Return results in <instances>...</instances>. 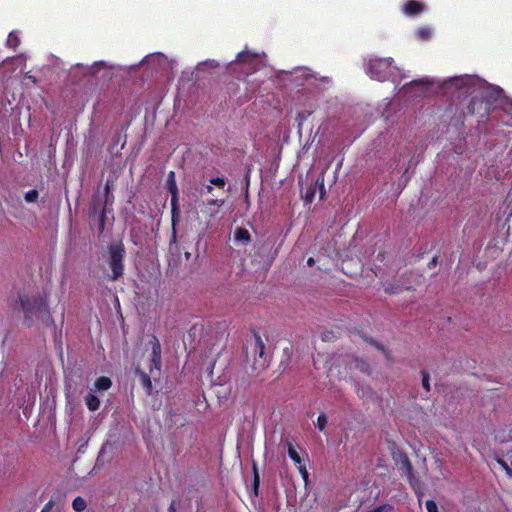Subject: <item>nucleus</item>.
<instances>
[{
  "mask_svg": "<svg viewBox=\"0 0 512 512\" xmlns=\"http://www.w3.org/2000/svg\"><path fill=\"white\" fill-rule=\"evenodd\" d=\"M108 252V264L112 271L110 279L116 281L124 274V258L126 255L124 244L122 242L112 243L108 247Z\"/></svg>",
  "mask_w": 512,
  "mask_h": 512,
  "instance_id": "39448f33",
  "label": "nucleus"
},
{
  "mask_svg": "<svg viewBox=\"0 0 512 512\" xmlns=\"http://www.w3.org/2000/svg\"><path fill=\"white\" fill-rule=\"evenodd\" d=\"M416 36L420 40H429L431 37V30L429 28H420L416 31Z\"/></svg>",
  "mask_w": 512,
  "mask_h": 512,
  "instance_id": "5701e85b",
  "label": "nucleus"
},
{
  "mask_svg": "<svg viewBox=\"0 0 512 512\" xmlns=\"http://www.w3.org/2000/svg\"><path fill=\"white\" fill-rule=\"evenodd\" d=\"M186 258L188 259L190 257V254L188 252L185 253Z\"/></svg>",
  "mask_w": 512,
  "mask_h": 512,
  "instance_id": "de8ad7c7",
  "label": "nucleus"
},
{
  "mask_svg": "<svg viewBox=\"0 0 512 512\" xmlns=\"http://www.w3.org/2000/svg\"><path fill=\"white\" fill-rule=\"evenodd\" d=\"M393 62L391 57L370 58L365 64V71L372 79L386 81L395 76L397 68L393 66Z\"/></svg>",
  "mask_w": 512,
  "mask_h": 512,
  "instance_id": "20e7f679",
  "label": "nucleus"
},
{
  "mask_svg": "<svg viewBox=\"0 0 512 512\" xmlns=\"http://www.w3.org/2000/svg\"><path fill=\"white\" fill-rule=\"evenodd\" d=\"M426 509L428 512H439L437 504L433 500L426 501Z\"/></svg>",
  "mask_w": 512,
  "mask_h": 512,
  "instance_id": "c85d7f7f",
  "label": "nucleus"
},
{
  "mask_svg": "<svg viewBox=\"0 0 512 512\" xmlns=\"http://www.w3.org/2000/svg\"><path fill=\"white\" fill-rule=\"evenodd\" d=\"M374 346H376L379 350H384L383 345L379 344L378 342H372Z\"/></svg>",
  "mask_w": 512,
  "mask_h": 512,
  "instance_id": "79ce46f5",
  "label": "nucleus"
},
{
  "mask_svg": "<svg viewBox=\"0 0 512 512\" xmlns=\"http://www.w3.org/2000/svg\"><path fill=\"white\" fill-rule=\"evenodd\" d=\"M265 343L256 331L252 332V336L247 340L244 347L245 363L256 371L265 370L270 362L268 354L265 352Z\"/></svg>",
  "mask_w": 512,
  "mask_h": 512,
  "instance_id": "7ed1b4c3",
  "label": "nucleus"
},
{
  "mask_svg": "<svg viewBox=\"0 0 512 512\" xmlns=\"http://www.w3.org/2000/svg\"><path fill=\"white\" fill-rule=\"evenodd\" d=\"M316 191H317V183H313L309 187H307V189L303 195V200L305 201V203L310 204L313 202L315 195H316Z\"/></svg>",
  "mask_w": 512,
  "mask_h": 512,
  "instance_id": "dca6fc26",
  "label": "nucleus"
},
{
  "mask_svg": "<svg viewBox=\"0 0 512 512\" xmlns=\"http://www.w3.org/2000/svg\"><path fill=\"white\" fill-rule=\"evenodd\" d=\"M39 197V192L36 189H31L27 191L24 195V199L28 203L36 202Z\"/></svg>",
  "mask_w": 512,
  "mask_h": 512,
  "instance_id": "412c9836",
  "label": "nucleus"
},
{
  "mask_svg": "<svg viewBox=\"0 0 512 512\" xmlns=\"http://www.w3.org/2000/svg\"><path fill=\"white\" fill-rule=\"evenodd\" d=\"M30 81L36 82L35 78H30Z\"/></svg>",
  "mask_w": 512,
  "mask_h": 512,
  "instance_id": "8fccbe9b",
  "label": "nucleus"
},
{
  "mask_svg": "<svg viewBox=\"0 0 512 512\" xmlns=\"http://www.w3.org/2000/svg\"><path fill=\"white\" fill-rule=\"evenodd\" d=\"M422 374V386L424 389L429 392L430 391V376L429 373L425 370L421 371Z\"/></svg>",
  "mask_w": 512,
  "mask_h": 512,
  "instance_id": "393cba45",
  "label": "nucleus"
},
{
  "mask_svg": "<svg viewBox=\"0 0 512 512\" xmlns=\"http://www.w3.org/2000/svg\"><path fill=\"white\" fill-rule=\"evenodd\" d=\"M356 393H357L360 397L364 398V397L368 396V393H372V391H370V389H369V388H364V387H362V386H360V385L358 384V385L356 386Z\"/></svg>",
  "mask_w": 512,
  "mask_h": 512,
  "instance_id": "cd10ccee",
  "label": "nucleus"
},
{
  "mask_svg": "<svg viewBox=\"0 0 512 512\" xmlns=\"http://www.w3.org/2000/svg\"><path fill=\"white\" fill-rule=\"evenodd\" d=\"M6 45L12 49H16L20 45V38L15 32H10L7 40Z\"/></svg>",
  "mask_w": 512,
  "mask_h": 512,
  "instance_id": "a211bd4d",
  "label": "nucleus"
},
{
  "mask_svg": "<svg viewBox=\"0 0 512 512\" xmlns=\"http://www.w3.org/2000/svg\"><path fill=\"white\" fill-rule=\"evenodd\" d=\"M351 365H353V368L359 370L361 373L369 375L372 372L370 363L365 359L354 358Z\"/></svg>",
  "mask_w": 512,
  "mask_h": 512,
  "instance_id": "9b49d317",
  "label": "nucleus"
},
{
  "mask_svg": "<svg viewBox=\"0 0 512 512\" xmlns=\"http://www.w3.org/2000/svg\"><path fill=\"white\" fill-rule=\"evenodd\" d=\"M267 413H270L271 416H274L276 412H275L274 409L272 411H270V408L265 410L264 407L262 406L261 408L256 407V410L253 412V415H255V414H267Z\"/></svg>",
  "mask_w": 512,
  "mask_h": 512,
  "instance_id": "c756f323",
  "label": "nucleus"
},
{
  "mask_svg": "<svg viewBox=\"0 0 512 512\" xmlns=\"http://www.w3.org/2000/svg\"><path fill=\"white\" fill-rule=\"evenodd\" d=\"M210 184L219 188H224L226 181L224 177H215L210 180Z\"/></svg>",
  "mask_w": 512,
  "mask_h": 512,
  "instance_id": "a878e982",
  "label": "nucleus"
},
{
  "mask_svg": "<svg viewBox=\"0 0 512 512\" xmlns=\"http://www.w3.org/2000/svg\"><path fill=\"white\" fill-rule=\"evenodd\" d=\"M209 204H211V205H215V204H217V200H211V201L209 202Z\"/></svg>",
  "mask_w": 512,
  "mask_h": 512,
  "instance_id": "a18cd8bd",
  "label": "nucleus"
},
{
  "mask_svg": "<svg viewBox=\"0 0 512 512\" xmlns=\"http://www.w3.org/2000/svg\"><path fill=\"white\" fill-rule=\"evenodd\" d=\"M437 264H438V257L434 256L432 258V260L428 263V268L432 269V268L436 267Z\"/></svg>",
  "mask_w": 512,
  "mask_h": 512,
  "instance_id": "473e14b6",
  "label": "nucleus"
},
{
  "mask_svg": "<svg viewBox=\"0 0 512 512\" xmlns=\"http://www.w3.org/2000/svg\"><path fill=\"white\" fill-rule=\"evenodd\" d=\"M167 189L171 194V221H172V241H176V223L180 217L179 192L176 184L175 173L170 171L167 177Z\"/></svg>",
  "mask_w": 512,
  "mask_h": 512,
  "instance_id": "423d86ee",
  "label": "nucleus"
},
{
  "mask_svg": "<svg viewBox=\"0 0 512 512\" xmlns=\"http://www.w3.org/2000/svg\"><path fill=\"white\" fill-rule=\"evenodd\" d=\"M295 74H299V77H302V78H307L308 77V72L304 69H298L295 71Z\"/></svg>",
  "mask_w": 512,
  "mask_h": 512,
  "instance_id": "72a5a7b5",
  "label": "nucleus"
},
{
  "mask_svg": "<svg viewBox=\"0 0 512 512\" xmlns=\"http://www.w3.org/2000/svg\"><path fill=\"white\" fill-rule=\"evenodd\" d=\"M314 264H315V260H314V258L310 257V258H308V259H307V265H308V266H310V267H311V266H313Z\"/></svg>",
  "mask_w": 512,
  "mask_h": 512,
  "instance_id": "58836bf2",
  "label": "nucleus"
},
{
  "mask_svg": "<svg viewBox=\"0 0 512 512\" xmlns=\"http://www.w3.org/2000/svg\"><path fill=\"white\" fill-rule=\"evenodd\" d=\"M169 512H176L175 502L174 501H172V503L169 506Z\"/></svg>",
  "mask_w": 512,
  "mask_h": 512,
  "instance_id": "a19ab883",
  "label": "nucleus"
},
{
  "mask_svg": "<svg viewBox=\"0 0 512 512\" xmlns=\"http://www.w3.org/2000/svg\"><path fill=\"white\" fill-rule=\"evenodd\" d=\"M151 343V366H150V373L153 375L154 371L156 370L158 373L161 370V364H162V357H161V345L159 340L156 336L152 337Z\"/></svg>",
  "mask_w": 512,
  "mask_h": 512,
  "instance_id": "0eeeda50",
  "label": "nucleus"
},
{
  "mask_svg": "<svg viewBox=\"0 0 512 512\" xmlns=\"http://www.w3.org/2000/svg\"><path fill=\"white\" fill-rule=\"evenodd\" d=\"M52 507H53V504H52V502L50 501V502H48V503L44 506V508L42 509V511H41V512H50V511H51V509H52Z\"/></svg>",
  "mask_w": 512,
  "mask_h": 512,
  "instance_id": "e433bc0d",
  "label": "nucleus"
},
{
  "mask_svg": "<svg viewBox=\"0 0 512 512\" xmlns=\"http://www.w3.org/2000/svg\"><path fill=\"white\" fill-rule=\"evenodd\" d=\"M424 81L423 80H414L412 82H410L409 85H420V84H423Z\"/></svg>",
  "mask_w": 512,
  "mask_h": 512,
  "instance_id": "ea45409f",
  "label": "nucleus"
},
{
  "mask_svg": "<svg viewBox=\"0 0 512 512\" xmlns=\"http://www.w3.org/2000/svg\"><path fill=\"white\" fill-rule=\"evenodd\" d=\"M30 81L36 82L35 78H30Z\"/></svg>",
  "mask_w": 512,
  "mask_h": 512,
  "instance_id": "09e8293b",
  "label": "nucleus"
},
{
  "mask_svg": "<svg viewBox=\"0 0 512 512\" xmlns=\"http://www.w3.org/2000/svg\"><path fill=\"white\" fill-rule=\"evenodd\" d=\"M310 112L309 111H301L297 114V117H296V121H298V125L301 126L302 125V122L304 120H306L309 116H310Z\"/></svg>",
  "mask_w": 512,
  "mask_h": 512,
  "instance_id": "bb28decb",
  "label": "nucleus"
},
{
  "mask_svg": "<svg viewBox=\"0 0 512 512\" xmlns=\"http://www.w3.org/2000/svg\"><path fill=\"white\" fill-rule=\"evenodd\" d=\"M315 425L322 431L327 425V418H317Z\"/></svg>",
  "mask_w": 512,
  "mask_h": 512,
  "instance_id": "7c9ffc66",
  "label": "nucleus"
},
{
  "mask_svg": "<svg viewBox=\"0 0 512 512\" xmlns=\"http://www.w3.org/2000/svg\"><path fill=\"white\" fill-rule=\"evenodd\" d=\"M206 190H207V192H208V193H211V192L213 191V187H212V185H211V184H210V185H207V186H206Z\"/></svg>",
  "mask_w": 512,
  "mask_h": 512,
  "instance_id": "37998d69",
  "label": "nucleus"
},
{
  "mask_svg": "<svg viewBox=\"0 0 512 512\" xmlns=\"http://www.w3.org/2000/svg\"><path fill=\"white\" fill-rule=\"evenodd\" d=\"M139 374H140V383H141L142 387L146 390V392L148 394H150L152 391V381H151L150 376L142 371H140Z\"/></svg>",
  "mask_w": 512,
  "mask_h": 512,
  "instance_id": "f3484780",
  "label": "nucleus"
},
{
  "mask_svg": "<svg viewBox=\"0 0 512 512\" xmlns=\"http://www.w3.org/2000/svg\"><path fill=\"white\" fill-rule=\"evenodd\" d=\"M85 403L90 411L98 410L100 405L99 398L91 392L85 396Z\"/></svg>",
  "mask_w": 512,
  "mask_h": 512,
  "instance_id": "2eb2a0df",
  "label": "nucleus"
},
{
  "mask_svg": "<svg viewBox=\"0 0 512 512\" xmlns=\"http://www.w3.org/2000/svg\"><path fill=\"white\" fill-rule=\"evenodd\" d=\"M258 55L250 51H241L237 54L235 62L239 64L253 65L257 61Z\"/></svg>",
  "mask_w": 512,
  "mask_h": 512,
  "instance_id": "1a4fd4ad",
  "label": "nucleus"
},
{
  "mask_svg": "<svg viewBox=\"0 0 512 512\" xmlns=\"http://www.w3.org/2000/svg\"><path fill=\"white\" fill-rule=\"evenodd\" d=\"M425 7L424 4L416 1V0H409L402 9L403 14L406 16H416L421 14L424 11Z\"/></svg>",
  "mask_w": 512,
  "mask_h": 512,
  "instance_id": "6e6552de",
  "label": "nucleus"
},
{
  "mask_svg": "<svg viewBox=\"0 0 512 512\" xmlns=\"http://www.w3.org/2000/svg\"><path fill=\"white\" fill-rule=\"evenodd\" d=\"M322 174H324V172H322ZM315 183H317V189L319 188V193H320V199H323L324 196H325V193H326V190H325V185H324V176L321 175V177H319Z\"/></svg>",
  "mask_w": 512,
  "mask_h": 512,
  "instance_id": "b1692460",
  "label": "nucleus"
},
{
  "mask_svg": "<svg viewBox=\"0 0 512 512\" xmlns=\"http://www.w3.org/2000/svg\"><path fill=\"white\" fill-rule=\"evenodd\" d=\"M72 507L76 512H82L86 509L87 504L82 497H76L72 502Z\"/></svg>",
  "mask_w": 512,
  "mask_h": 512,
  "instance_id": "aec40b11",
  "label": "nucleus"
},
{
  "mask_svg": "<svg viewBox=\"0 0 512 512\" xmlns=\"http://www.w3.org/2000/svg\"><path fill=\"white\" fill-rule=\"evenodd\" d=\"M197 405L199 406V408H197L199 412H204L205 409L208 407L205 401H200V403H198Z\"/></svg>",
  "mask_w": 512,
  "mask_h": 512,
  "instance_id": "f704fd0d",
  "label": "nucleus"
},
{
  "mask_svg": "<svg viewBox=\"0 0 512 512\" xmlns=\"http://www.w3.org/2000/svg\"><path fill=\"white\" fill-rule=\"evenodd\" d=\"M285 445L287 447V451H288V455L289 457L296 463V464H300L301 463V458L298 454V452L296 451V449L294 448V445H293V439L290 438V437H287L285 439Z\"/></svg>",
  "mask_w": 512,
  "mask_h": 512,
  "instance_id": "ddd939ff",
  "label": "nucleus"
},
{
  "mask_svg": "<svg viewBox=\"0 0 512 512\" xmlns=\"http://www.w3.org/2000/svg\"><path fill=\"white\" fill-rule=\"evenodd\" d=\"M105 221H106V202L104 203L100 214H99V232L102 233L105 230Z\"/></svg>",
  "mask_w": 512,
  "mask_h": 512,
  "instance_id": "4be33fe9",
  "label": "nucleus"
},
{
  "mask_svg": "<svg viewBox=\"0 0 512 512\" xmlns=\"http://www.w3.org/2000/svg\"><path fill=\"white\" fill-rule=\"evenodd\" d=\"M395 459L398 463L401 464L402 469H404L406 471V473L409 476H411L412 475V465H411V462H410L408 456L403 452H399L396 455Z\"/></svg>",
  "mask_w": 512,
  "mask_h": 512,
  "instance_id": "f8f14e48",
  "label": "nucleus"
},
{
  "mask_svg": "<svg viewBox=\"0 0 512 512\" xmlns=\"http://www.w3.org/2000/svg\"><path fill=\"white\" fill-rule=\"evenodd\" d=\"M299 470H300L301 474L303 475L304 479H306L308 477V472H307L306 468L300 466Z\"/></svg>",
  "mask_w": 512,
  "mask_h": 512,
  "instance_id": "4c0bfd02",
  "label": "nucleus"
},
{
  "mask_svg": "<svg viewBox=\"0 0 512 512\" xmlns=\"http://www.w3.org/2000/svg\"><path fill=\"white\" fill-rule=\"evenodd\" d=\"M111 385V379L106 376L98 377L94 382V387L97 391H106L111 387Z\"/></svg>",
  "mask_w": 512,
  "mask_h": 512,
  "instance_id": "4468645a",
  "label": "nucleus"
},
{
  "mask_svg": "<svg viewBox=\"0 0 512 512\" xmlns=\"http://www.w3.org/2000/svg\"><path fill=\"white\" fill-rule=\"evenodd\" d=\"M498 463L503 467L506 473L512 477V469L508 466V464L503 460H498Z\"/></svg>",
  "mask_w": 512,
  "mask_h": 512,
  "instance_id": "2f4dec72",
  "label": "nucleus"
},
{
  "mask_svg": "<svg viewBox=\"0 0 512 512\" xmlns=\"http://www.w3.org/2000/svg\"><path fill=\"white\" fill-rule=\"evenodd\" d=\"M9 307L14 312L23 313V325L25 327H32L35 320H41L49 327L55 326L46 297L28 295L25 293L19 294L17 298L11 300Z\"/></svg>",
  "mask_w": 512,
  "mask_h": 512,
  "instance_id": "f257e3e1",
  "label": "nucleus"
},
{
  "mask_svg": "<svg viewBox=\"0 0 512 512\" xmlns=\"http://www.w3.org/2000/svg\"><path fill=\"white\" fill-rule=\"evenodd\" d=\"M465 93L470 95V99L465 112L463 111L459 115L451 117V124L454 126H463L467 116L479 114L482 119L488 117L490 103L484 95V92L479 89L467 87Z\"/></svg>",
  "mask_w": 512,
  "mask_h": 512,
  "instance_id": "f03ea898",
  "label": "nucleus"
},
{
  "mask_svg": "<svg viewBox=\"0 0 512 512\" xmlns=\"http://www.w3.org/2000/svg\"><path fill=\"white\" fill-rule=\"evenodd\" d=\"M253 491L255 495H258L259 484H260V476L258 473L257 465L253 462Z\"/></svg>",
  "mask_w": 512,
  "mask_h": 512,
  "instance_id": "6ab92c4d",
  "label": "nucleus"
},
{
  "mask_svg": "<svg viewBox=\"0 0 512 512\" xmlns=\"http://www.w3.org/2000/svg\"><path fill=\"white\" fill-rule=\"evenodd\" d=\"M319 416L324 417V416H326V415H325V413H324V412H320V413H319Z\"/></svg>",
  "mask_w": 512,
  "mask_h": 512,
  "instance_id": "49530a36",
  "label": "nucleus"
},
{
  "mask_svg": "<svg viewBox=\"0 0 512 512\" xmlns=\"http://www.w3.org/2000/svg\"><path fill=\"white\" fill-rule=\"evenodd\" d=\"M234 240L246 245L251 241V235L246 228L237 227L234 231Z\"/></svg>",
  "mask_w": 512,
  "mask_h": 512,
  "instance_id": "9d476101",
  "label": "nucleus"
},
{
  "mask_svg": "<svg viewBox=\"0 0 512 512\" xmlns=\"http://www.w3.org/2000/svg\"><path fill=\"white\" fill-rule=\"evenodd\" d=\"M104 191H105V197H106V200L105 202L107 203V198H108V195L110 193V184H109V181L106 182L105 184V188H104Z\"/></svg>",
  "mask_w": 512,
  "mask_h": 512,
  "instance_id": "c9c22d12",
  "label": "nucleus"
},
{
  "mask_svg": "<svg viewBox=\"0 0 512 512\" xmlns=\"http://www.w3.org/2000/svg\"><path fill=\"white\" fill-rule=\"evenodd\" d=\"M385 291L386 292H390V293H395L396 292L392 287L391 288L390 287H386Z\"/></svg>",
  "mask_w": 512,
  "mask_h": 512,
  "instance_id": "c03bdc74",
  "label": "nucleus"
}]
</instances>
